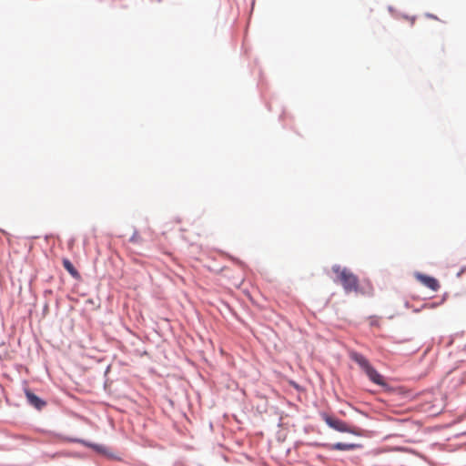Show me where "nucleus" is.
I'll use <instances>...</instances> for the list:
<instances>
[{"label": "nucleus", "mask_w": 466, "mask_h": 466, "mask_svg": "<svg viewBox=\"0 0 466 466\" xmlns=\"http://www.w3.org/2000/svg\"><path fill=\"white\" fill-rule=\"evenodd\" d=\"M332 271L337 275L338 281L340 282L347 293L358 290L359 279L350 269L341 268L339 265H334Z\"/></svg>", "instance_id": "1"}, {"label": "nucleus", "mask_w": 466, "mask_h": 466, "mask_svg": "<svg viewBox=\"0 0 466 466\" xmlns=\"http://www.w3.org/2000/svg\"><path fill=\"white\" fill-rule=\"evenodd\" d=\"M351 360L360 367L373 383L380 386L387 385L383 377L370 365L369 360L363 355L356 352L352 353Z\"/></svg>", "instance_id": "2"}, {"label": "nucleus", "mask_w": 466, "mask_h": 466, "mask_svg": "<svg viewBox=\"0 0 466 466\" xmlns=\"http://www.w3.org/2000/svg\"><path fill=\"white\" fill-rule=\"evenodd\" d=\"M321 418L332 429L339 432H352L348 424L341 420L336 419L327 413H322Z\"/></svg>", "instance_id": "3"}, {"label": "nucleus", "mask_w": 466, "mask_h": 466, "mask_svg": "<svg viewBox=\"0 0 466 466\" xmlns=\"http://www.w3.org/2000/svg\"><path fill=\"white\" fill-rule=\"evenodd\" d=\"M415 277L422 285L433 291H437L440 289L439 281L433 277L423 275L421 273H417Z\"/></svg>", "instance_id": "4"}, {"label": "nucleus", "mask_w": 466, "mask_h": 466, "mask_svg": "<svg viewBox=\"0 0 466 466\" xmlns=\"http://www.w3.org/2000/svg\"><path fill=\"white\" fill-rule=\"evenodd\" d=\"M25 396L30 405L35 407L37 410H41L46 406V402L38 398L35 394H34L29 390H25Z\"/></svg>", "instance_id": "5"}, {"label": "nucleus", "mask_w": 466, "mask_h": 466, "mask_svg": "<svg viewBox=\"0 0 466 466\" xmlns=\"http://www.w3.org/2000/svg\"><path fill=\"white\" fill-rule=\"evenodd\" d=\"M63 267L65 269L76 279H80L79 272L76 269L72 262L68 258H63L62 260Z\"/></svg>", "instance_id": "6"}, {"label": "nucleus", "mask_w": 466, "mask_h": 466, "mask_svg": "<svg viewBox=\"0 0 466 466\" xmlns=\"http://www.w3.org/2000/svg\"><path fill=\"white\" fill-rule=\"evenodd\" d=\"M356 447H357L356 444L343 443V442H338V443H335L332 445V449L338 450V451H350V450L355 449Z\"/></svg>", "instance_id": "7"}, {"label": "nucleus", "mask_w": 466, "mask_h": 466, "mask_svg": "<svg viewBox=\"0 0 466 466\" xmlns=\"http://www.w3.org/2000/svg\"><path fill=\"white\" fill-rule=\"evenodd\" d=\"M140 240L139 235L135 232L134 235L130 238L131 242H138Z\"/></svg>", "instance_id": "8"}]
</instances>
